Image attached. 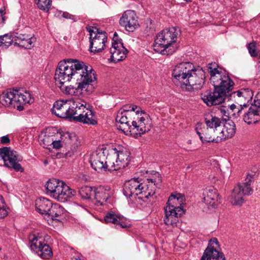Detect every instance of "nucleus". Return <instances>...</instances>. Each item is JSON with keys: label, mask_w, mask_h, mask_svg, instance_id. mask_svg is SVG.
<instances>
[{"label": "nucleus", "mask_w": 260, "mask_h": 260, "mask_svg": "<svg viewBox=\"0 0 260 260\" xmlns=\"http://www.w3.org/2000/svg\"><path fill=\"white\" fill-rule=\"evenodd\" d=\"M207 71L210 75V82L214 87L213 92H206L201 94L203 102L208 106L221 104L228 97L232 90L234 82L224 70L214 62L209 63Z\"/></svg>", "instance_id": "nucleus-1"}, {"label": "nucleus", "mask_w": 260, "mask_h": 260, "mask_svg": "<svg viewBox=\"0 0 260 260\" xmlns=\"http://www.w3.org/2000/svg\"><path fill=\"white\" fill-rule=\"evenodd\" d=\"M196 131L203 142L219 143L232 138L236 133V127L231 120L211 116L206 118L205 124L198 123Z\"/></svg>", "instance_id": "nucleus-2"}, {"label": "nucleus", "mask_w": 260, "mask_h": 260, "mask_svg": "<svg viewBox=\"0 0 260 260\" xmlns=\"http://www.w3.org/2000/svg\"><path fill=\"white\" fill-rule=\"evenodd\" d=\"M124 106L118 111L116 118V126L125 135L141 136L150 130L152 122L149 115L143 111L133 113Z\"/></svg>", "instance_id": "nucleus-3"}, {"label": "nucleus", "mask_w": 260, "mask_h": 260, "mask_svg": "<svg viewBox=\"0 0 260 260\" xmlns=\"http://www.w3.org/2000/svg\"><path fill=\"white\" fill-rule=\"evenodd\" d=\"M90 72H95L90 66L77 59H64L59 62L54 75L57 86L63 85L72 80H79Z\"/></svg>", "instance_id": "nucleus-4"}, {"label": "nucleus", "mask_w": 260, "mask_h": 260, "mask_svg": "<svg viewBox=\"0 0 260 260\" xmlns=\"http://www.w3.org/2000/svg\"><path fill=\"white\" fill-rule=\"evenodd\" d=\"M155 188L152 180L133 178L125 183L123 193L132 202L142 205V201L147 203L149 199L153 198Z\"/></svg>", "instance_id": "nucleus-5"}, {"label": "nucleus", "mask_w": 260, "mask_h": 260, "mask_svg": "<svg viewBox=\"0 0 260 260\" xmlns=\"http://www.w3.org/2000/svg\"><path fill=\"white\" fill-rule=\"evenodd\" d=\"M178 35L177 28L174 27L162 30L156 36L153 44L154 50L162 55H170L175 52L177 46L176 44Z\"/></svg>", "instance_id": "nucleus-6"}, {"label": "nucleus", "mask_w": 260, "mask_h": 260, "mask_svg": "<svg viewBox=\"0 0 260 260\" xmlns=\"http://www.w3.org/2000/svg\"><path fill=\"white\" fill-rule=\"evenodd\" d=\"M184 197L181 193L172 194L169 198L167 206L165 207L164 223L167 225H176L179 218L184 214L182 205Z\"/></svg>", "instance_id": "nucleus-7"}, {"label": "nucleus", "mask_w": 260, "mask_h": 260, "mask_svg": "<svg viewBox=\"0 0 260 260\" xmlns=\"http://www.w3.org/2000/svg\"><path fill=\"white\" fill-rule=\"evenodd\" d=\"M86 76L76 81V86L72 85L66 86L63 85L58 86L61 91L68 95L79 96L85 94L91 93L94 89L92 83L96 79L95 72H90L86 74Z\"/></svg>", "instance_id": "nucleus-8"}, {"label": "nucleus", "mask_w": 260, "mask_h": 260, "mask_svg": "<svg viewBox=\"0 0 260 260\" xmlns=\"http://www.w3.org/2000/svg\"><path fill=\"white\" fill-rule=\"evenodd\" d=\"M45 187L48 194L60 202H66L76 193L66 183L57 179H49L46 182Z\"/></svg>", "instance_id": "nucleus-9"}, {"label": "nucleus", "mask_w": 260, "mask_h": 260, "mask_svg": "<svg viewBox=\"0 0 260 260\" xmlns=\"http://www.w3.org/2000/svg\"><path fill=\"white\" fill-rule=\"evenodd\" d=\"M131 160V152L126 148L118 146L113 148L109 156L111 171H117L127 167Z\"/></svg>", "instance_id": "nucleus-10"}, {"label": "nucleus", "mask_w": 260, "mask_h": 260, "mask_svg": "<svg viewBox=\"0 0 260 260\" xmlns=\"http://www.w3.org/2000/svg\"><path fill=\"white\" fill-rule=\"evenodd\" d=\"M73 118L75 121L84 124L91 125L97 124L94 112L90 109L89 104L85 101L77 103Z\"/></svg>", "instance_id": "nucleus-11"}, {"label": "nucleus", "mask_w": 260, "mask_h": 260, "mask_svg": "<svg viewBox=\"0 0 260 260\" xmlns=\"http://www.w3.org/2000/svg\"><path fill=\"white\" fill-rule=\"evenodd\" d=\"M28 238L31 249L38 255L43 259L51 257L53 254L52 249L45 242V238L42 235L30 234Z\"/></svg>", "instance_id": "nucleus-12"}, {"label": "nucleus", "mask_w": 260, "mask_h": 260, "mask_svg": "<svg viewBox=\"0 0 260 260\" xmlns=\"http://www.w3.org/2000/svg\"><path fill=\"white\" fill-rule=\"evenodd\" d=\"M87 30L89 33L90 49L91 52H101L105 46L107 37L105 31H100L96 27L88 26Z\"/></svg>", "instance_id": "nucleus-13"}, {"label": "nucleus", "mask_w": 260, "mask_h": 260, "mask_svg": "<svg viewBox=\"0 0 260 260\" xmlns=\"http://www.w3.org/2000/svg\"><path fill=\"white\" fill-rule=\"evenodd\" d=\"M77 103L73 100H58L51 109L52 113L62 118L73 117Z\"/></svg>", "instance_id": "nucleus-14"}, {"label": "nucleus", "mask_w": 260, "mask_h": 260, "mask_svg": "<svg viewBox=\"0 0 260 260\" xmlns=\"http://www.w3.org/2000/svg\"><path fill=\"white\" fill-rule=\"evenodd\" d=\"M191 70L189 71L184 89H190L191 88L196 89H201L205 82L204 71L200 68H195L191 64Z\"/></svg>", "instance_id": "nucleus-15"}, {"label": "nucleus", "mask_w": 260, "mask_h": 260, "mask_svg": "<svg viewBox=\"0 0 260 260\" xmlns=\"http://www.w3.org/2000/svg\"><path fill=\"white\" fill-rule=\"evenodd\" d=\"M0 156L3 159L5 166L8 168H12L16 171H22L20 164L18 161L22 160V157L17 152L10 147L0 148Z\"/></svg>", "instance_id": "nucleus-16"}, {"label": "nucleus", "mask_w": 260, "mask_h": 260, "mask_svg": "<svg viewBox=\"0 0 260 260\" xmlns=\"http://www.w3.org/2000/svg\"><path fill=\"white\" fill-rule=\"evenodd\" d=\"M110 61L117 62L124 59L127 53V49L123 46L122 40L115 32L113 37L112 47L109 50Z\"/></svg>", "instance_id": "nucleus-17"}, {"label": "nucleus", "mask_w": 260, "mask_h": 260, "mask_svg": "<svg viewBox=\"0 0 260 260\" xmlns=\"http://www.w3.org/2000/svg\"><path fill=\"white\" fill-rule=\"evenodd\" d=\"M191 63L183 62L176 65L172 72L173 81L184 89L188 73L191 70Z\"/></svg>", "instance_id": "nucleus-18"}, {"label": "nucleus", "mask_w": 260, "mask_h": 260, "mask_svg": "<svg viewBox=\"0 0 260 260\" xmlns=\"http://www.w3.org/2000/svg\"><path fill=\"white\" fill-rule=\"evenodd\" d=\"M90 162L91 167L99 172L106 171L108 169L111 171V166L109 163V158L102 150L96 151L91 154Z\"/></svg>", "instance_id": "nucleus-19"}, {"label": "nucleus", "mask_w": 260, "mask_h": 260, "mask_svg": "<svg viewBox=\"0 0 260 260\" xmlns=\"http://www.w3.org/2000/svg\"><path fill=\"white\" fill-rule=\"evenodd\" d=\"M219 249L217 239L216 238L210 239L200 260H224V255L219 251Z\"/></svg>", "instance_id": "nucleus-20"}, {"label": "nucleus", "mask_w": 260, "mask_h": 260, "mask_svg": "<svg viewBox=\"0 0 260 260\" xmlns=\"http://www.w3.org/2000/svg\"><path fill=\"white\" fill-rule=\"evenodd\" d=\"M121 26L126 30L133 32L138 26L137 16L134 11L127 10L124 12L119 21Z\"/></svg>", "instance_id": "nucleus-21"}, {"label": "nucleus", "mask_w": 260, "mask_h": 260, "mask_svg": "<svg viewBox=\"0 0 260 260\" xmlns=\"http://www.w3.org/2000/svg\"><path fill=\"white\" fill-rule=\"evenodd\" d=\"M203 197L204 203L213 208L220 203L219 193L217 189L212 186L208 187L204 189Z\"/></svg>", "instance_id": "nucleus-22"}, {"label": "nucleus", "mask_w": 260, "mask_h": 260, "mask_svg": "<svg viewBox=\"0 0 260 260\" xmlns=\"http://www.w3.org/2000/svg\"><path fill=\"white\" fill-rule=\"evenodd\" d=\"M253 95L252 91L248 88H242L229 94L231 97L237 98L236 100L246 108L247 104L251 101Z\"/></svg>", "instance_id": "nucleus-23"}, {"label": "nucleus", "mask_w": 260, "mask_h": 260, "mask_svg": "<svg viewBox=\"0 0 260 260\" xmlns=\"http://www.w3.org/2000/svg\"><path fill=\"white\" fill-rule=\"evenodd\" d=\"M104 220L106 223H111L115 224L117 229L126 228L130 225L123 216L116 214L113 211L107 213Z\"/></svg>", "instance_id": "nucleus-24"}, {"label": "nucleus", "mask_w": 260, "mask_h": 260, "mask_svg": "<svg viewBox=\"0 0 260 260\" xmlns=\"http://www.w3.org/2000/svg\"><path fill=\"white\" fill-rule=\"evenodd\" d=\"M260 118V110L251 106L247 110L245 109L242 115L243 120L248 124H254L257 122Z\"/></svg>", "instance_id": "nucleus-25"}, {"label": "nucleus", "mask_w": 260, "mask_h": 260, "mask_svg": "<svg viewBox=\"0 0 260 260\" xmlns=\"http://www.w3.org/2000/svg\"><path fill=\"white\" fill-rule=\"evenodd\" d=\"M111 191L109 187L100 186L94 189L95 204L97 206L103 205L109 198Z\"/></svg>", "instance_id": "nucleus-26"}, {"label": "nucleus", "mask_w": 260, "mask_h": 260, "mask_svg": "<svg viewBox=\"0 0 260 260\" xmlns=\"http://www.w3.org/2000/svg\"><path fill=\"white\" fill-rule=\"evenodd\" d=\"M52 204L51 201L45 198H40L36 201V209L42 214L47 215Z\"/></svg>", "instance_id": "nucleus-27"}, {"label": "nucleus", "mask_w": 260, "mask_h": 260, "mask_svg": "<svg viewBox=\"0 0 260 260\" xmlns=\"http://www.w3.org/2000/svg\"><path fill=\"white\" fill-rule=\"evenodd\" d=\"M63 208L58 204H53L47 215L53 220L61 221L63 218Z\"/></svg>", "instance_id": "nucleus-28"}, {"label": "nucleus", "mask_w": 260, "mask_h": 260, "mask_svg": "<svg viewBox=\"0 0 260 260\" xmlns=\"http://www.w3.org/2000/svg\"><path fill=\"white\" fill-rule=\"evenodd\" d=\"M229 200L234 206H241L243 204L244 200L242 193L240 192L239 187H234Z\"/></svg>", "instance_id": "nucleus-29"}, {"label": "nucleus", "mask_w": 260, "mask_h": 260, "mask_svg": "<svg viewBox=\"0 0 260 260\" xmlns=\"http://www.w3.org/2000/svg\"><path fill=\"white\" fill-rule=\"evenodd\" d=\"M14 91L3 92L0 96V102L4 106L9 107L12 106L14 107Z\"/></svg>", "instance_id": "nucleus-30"}, {"label": "nucleus", "mask_w": 260, "mask_h": 260, "mask_svg": "<svg viewBox=\"0 0 260 260\" xmlns=\"http://www.w3.org/2000/svg\"><path fill=\"white\" fill-rule=\"evenodd\" d=\"M229 108L231 113H228V114L231 113L235 118H237L241 115L242 116L244 112H245V109L247 108L243 106L242 104L239 103L238 106L234 104H232L230 106Z\"/></svg>", "instance_id": "nucleus-31"}, {"label": "nucleus", "mask_w": 260, "mask_h": 260, "mask_svg": "<svg viewBox=\"0 0 260 260\" xmlns=\"http://www.w3.org/2000/svg\"><path fill=\"white\" fill-rule=\"evenodd\" d=\"M54 137H55V136H50L42 133L39 136V139L40 143L44 148H49V147L51 146V144L53 143Z\"/></svg>", "instance_id": "nucleus-32"}, {"label": "nucleus", "mask_w": 260, "mask_h": 260, "mask_svg": "<svg viewBox=\"0 0 260 260\" xmlns=\"http://www.w3.org/2000/svg\"><path fill=\"white\" fill-rule=\"evenodd\" d=\"M79 193L82 199L88 200L94 194V189L93 190L91 187L85 186L79 189Z\"/></svg>", "instance_id": "nucleus-33"}, {"label": "nucleus", "mask_w": 260, "mask_h": 260, "mask_svg": "<svg viewBox=\"0 0 260 260\" xmlns=\"http://www.w3.org/2000/svg\"><path fill=\"white\" fill-rule=\"evenodd\" d=\"M38 7L41 10L48 12L51 6V0H35Z\"/></svg>", "instance_id": "nucleus-34"}, {"label": "nucleus", "mask_w": 260, "mask_h": 260, "mask_svg": "<svg viewBox=\"0 0 260 260\" xmlns=\"http://www.w3.org/2000/svg\"><path fill=\"white\" fill-rule=\"evenodd\" d=\"M14 37L12 36L5 35L0 36V46L4 45L6 47H9L13 42Z\"/></svg>", "instance_id": "nucleus-35"}, {"label": "nucleus", "mask_w": 260, "mask_h": 260, "mask_svg": "<svg viewBox=\"0 0 260 260\" xmlns=\"http://www.w3.org/2000/svg\"><path fill=\"white\" fill-rule=\"evenodd\" d=\"M235 187H239L240 188V192L242 193L243 196L251 195L253 191L251 186L244 183H239Z\"/></svg>", "instance_id": "nucleus-36"}, {"label": "nucleus", "mask_w": 260, "mask_h": 260, "mask_svg": "<svg viewBox=\"0 0 260 260\" xmlns=\"http://www.w3.org/2000/svg\"><path fill=\"white\" fill-rule=\"evenodd\" d=\"M36 42V38L34 37H29L26 36V38L24 42L21 43V46L26 49H30L34 45V43Z\"/></svg>", "instance_id": "nucleus-37"}, {"label": "nucleus", "mask_w": 260, "mask_h": 260, "mask_svg": "<svg viewBox=\"0 0 260 260\" xmlns=\"http://www.w3.org/2000/svg\"><path fill=\"white\" fill-rule=\"evenodd\" d=\"M256 178V173L255 172H249L247 174L244 182L243 183L251 186Z\"/></svg>", "instance_id": "nucleus-38"}, {"label": "nucleus", "mask_w": 260, "mask_h": 260, "mask_svg": "<svg viewBox=\"0 0 260 260\" xmlns=\"http://www.w3.org/2000/svg\"><path fill=\"white\" fill-rule=\"evenodd\" d=\"M15 94L14 99V107L17 104L24 105V101L22 100V93L19 92L18 90L14 91Z\"/></svg>", "instance_id": "nucleus-39"}, {"label": "nucleus", "mask_w": 260, "mask_h": 260, "mask_svg": "<svg viewBox=\"0 0 260 260\" xmlns=\"http://www.w3.org/2000/svg\"><path fill=\"white\" fill-rule=\"evenodd\" d=\"M247 47L248 52L251 56L254 57L257 55V52L256 50L255 42H252L249 43Z\"/></svg>", "instance_id": "nucleus-40"}, {"label": "nucleus", "mask_w": 260, "mask_h": 260, "mask_svg": "<svg viewBox=\"0 0 260 260\" xmlns=\"http://www.w3.org/2000/svg\"><path fill=\"white\" fill-rule=\"evenodd\" d=\"M8 215V211L5 207V204L3 198L0 195V218H3Z\"/></svg>", "instance_id": "nucleus-41"}, {"label": "nucleus", "mask_w": 260, "mask_h": 260, "mask_svg": "<svg viewBox=\"0 0 260 260\" xmlns=\"http://www.w3.org/2000/svg\"><path fill=\"white\" fill-rule=\"evenodd\" d=\"M57 135L60 136V139L57 140L54 137V138L53 139V143H52L51 144V145H52L53 148L54 149H59V148H60L62 147V144H61V142L63 139V138H62L63 136L61 135L60 133L57 134Z\"/></svg>", "instance_id": "nucleus-42"}, {"label": "nucleus", "mask_w": 260, "mask_h": 260, "mask_svg": "<svg viewBox=\"0 0 260 260\" xmlns=\"http://www.w3.org/2000/svg\"><path fill=\"white\" fill-rule=\"evenodd\" d=\"M22 100L24 101V104L32 103L34 101L28 92L22 93Z\"/></svg>", "instance_id": "nucleus-43"}, {"label": "nucleus", "mask_w": 260, "mask_h": 260, "mask_svg": "<svg viewBox=\"0 0 260 260\" xmlns=\"http://www.w3.org/2000/svg\"><path fill=\"white\" fill-rule=\"evenodd\" d=\"M55 15L59 18H64L67 19H73V16L68 12L57 11L55 13Z\"/></svg>", "instance_id": "nucleus-44"}, {"label": "nucleus", "mask_w": 260, "mask_h": 260, "mask_svg": "<svg viewBox=\"0 0 260 260\" xmlns=\"http://www.w3.org/2000/svg\"><path fill=\"white\" fill-rule=\"evenodd\" d=\"M17 39H15V41H16V43L18 44L21 46V43L22 42H24L25 39L26 38V36L23 35H20L19 36L16 37Z\"/></svg>", "instance_id": "nucleus-45"}, {"label": "nucleus", "mask_w": 260, "mask_h": 260, "mask_svg": "<svg viewBox=\"0 0 260 260\" xmlns=\"http://www.w3.org/2000/svg\"><path fill=\"white\" fill-rule=\"evenodd\" d=\"M10 140L7 136H3L1 138V142L2 144H8Z\"/></svg>", "instance_id": "nucleus-46"}, {"label": "nucleus", "mask_w": 260, "mask_h": 260, "mask_svg": "<svg viewBox=\"0 0 260 260\" xmlns=\"http://www.w3.org/2000/svg\"><path fill=\"white\" fill-rule=\"evenodd\" d=\"M129 106L131 107V108L127 107V110H130V111L132 112L133 113H136V112H137L136 110L138 108H139L136 106Z\"/></svg>", "instance_id": "nucleus-47"}, {"label": "nucleus", "mask_w": 260, "mask_h": 260, "mask_svg": "<svg viewBox=\"0 0 260 260\" xmlns=\"http://www.w3.org/2000/svg\"><path fill=\"white\" fill-rule=\"evenodd\" d=\"M74 205H75V207L76 208H79L84 209V208L82 206L80 205L78 203H74Z\"/></svg>", "instance_id": "nucleus-48"}, {"label": "nucleus", "mask_w": 260, "mask_h": 260, "mask_svg": "<svg viewBox=\"0 0 260 260\" xmlns=\"http://www.w3.org/2000/svg\"><path fill=\"white\" fill-rule=\"evenodd\" d=\"M15 107H17V109L19 110V111H22L23 110V108L22 106H21L20 105H18V104H17L16 106Z\"/></svg>", "instance_id": "nucleus-49"}, {"label": "nucleus", "mask_w": 260, "mask_h": 260, "mask_svg": "<svg viewBox=\"0 0 260 260\" xmlns=\"http://www.w3.org/2000/svg\"><path fill=\"white\" fill-rule=\"evenodd\" d=\"M221 112L222 113H223V114L224 115V116H227V113L225 111V110L224 109H221Z\"/></svg>", "instance_id": "nucleus-50"}, {"label": "nucleus", "mask_w": 260, "mask_h": 260, "mask_svg": "<svg viewBox=\"0 0 260 260\" xmlns=\"http://www.w3.org/2000/svg\"><path fill=\"white\" fill-rule=\"evenodd\" d=\"M3 12H4V11H3V10H2V9H1V10H0V13L1 14V15H2V14H3Z\"/></svg>", "instance_id": "nucleus-51"}]
</instances>
